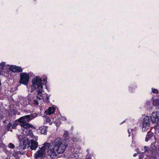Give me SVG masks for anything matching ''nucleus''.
Returning <instances> with one entry per match:
<instances>
[{
    "mask_svg": "<svg viewBox=\"0 0 159 159\" xmlns=\"http://www.w3.org/2000/svg\"><path fill=\"white\" fill-rule=\"evenodd\" d=\"M9 147L11 148H14L15 146L14 144L11 143H10L9 144Z\"/></svg>",
    "mask_w": 159,
    "mask_h": 159,
    "instance_id": "obj_16",
    "label": "nucleus"
},
{
    "mask_svg": "<svg viewBox=\"0 0 159 159\" xmlns=\"http://www.w3.org/2000/svg\"><path fill=\"white\" fill-rule=\"evenodd\" d=\"M10 69L14 72H20L22 71V69L21 67L15 66H10Z\"/></svg>",
    "mask_w": 159,
    "mask_h": 159,
    "instance_id": "obj_7",
    "label": "nucleus"
},
{
    "mask_svg": "<svg viewBox=\"0 0 159 159\" xmlns=\"http://www.w3.org/2000/svg\"><path fill=\"white\" fill-rule=\"evenodd\" d=\"M88 151H89V150H88V149H87V151L88 152Z\"/></svg>",
    "mask_w": 159,
    "mask_h": 159,
    "instance_id": "obj_29",
    "label": "nucleus"
},
{
    "mask_svg": "<svg viewBox=\"0 0 159 159\" xmlns=\"http://www.w3.org/2000/svg\"><path fill=\"white\" fill-rule=\"evenodd\" d=\"M29 147L28 143H26L25 142H24L23 143V144L21 145L20 144V148L23 150L25 149L26 148H27Z\"/></svg>",
    "mask_w": 159,
    "mask_h": 159,
    "instance_id": "obj_11",
    "label": "nucleus"
},
{
    "mask_svg": "<svg viewBox=\"0 0 159 159\" xmlns=\"http://www.w3.org/2000/svg\"><path fill=\"white\" fill-rule=\"evenodd\" d=\"M87 159H91L89 157H88V158H87Z\"/></svg>",
    "mask_w": 159,
    "mask_h": 159,
    "instance_id": "obj_26",
    "label": "nucleus"
},
{
    "mask_svg": "<svg viewBox=\"0 0 159 159\" xmlns=\"http://www.w3.org/2000/svg\"><path fill=\"white\" fill-rule=\"evenodd\" d=\"M31 92H33V90H31Z\"/></svg>",
    "mask_w": 159,
    "mask_h": 159,
    "instance_id": "obj_30",
    "label": "nucleus"
},
{
    "mask_svg": "<svg viewBox=\"0 0 159 159\" xmlns=\"http://www.w3.org/2000/svg\"><path fill=\"white\" fill-rule=\"evenodd\" d=\"M152 91L153 93H157L158 92V91L157 89H152Z\"/></svg>",
    "mask_w": 159,
    "mask_h": 159,
    "instance_id": "obj_19",
    "label": "nucleus"
},
{
    "mask_svg": "<svg viewBox=\"0 0 159 159\" xmlns=\"http://www.w3.org/2000/svg\"><path fill=\"white\" fill-rule=\"evenodd\" d=\"M33 86H31L32 90H33L36 88L35 85L36 86L37 88L40 90L42 89L43 87L42 84V80L41 78L38 77H36L33 79L32 80Z\"/></svg>",
    "mask_w": 159,
    "mask_h": 159,
    "instance_id": "obj_3",
    "label": "nucleus"
},
{
    "mask_svg": "<svg viewBox=\"0 0 159 159\" xmlns=\"http://www.w3.org/2000/svg\"><path fill=\"white\" fill-rule=\"evenodd\" d=\"M137 155V153H134V155H133V156L134 157H136V156Z\"/></svg>",
    "mask_w": 159,
    "mask_h": 159,
    "instance_id": "obj_24",
    "label": "nucleus"
},
{
    "mask_svg": "<svg viewBox=\"0 0 159 159\" xmlns=\"http://www.w3.org/2000/svg\"><path fill=\"white\" fill-rule=\"evenodd\" d=\"M46 81V80L45 79L44 80V81Z\"/></svg>",
    "mask_w": 159,
    "mask_h": 159,
    "instance_id": "obj_27",
    "label": "nucleus"
},
{
    "mask_svg": "<svg viewBox=\"0 0 159 159\" xmlns=\"http://www.w3.org/2000/svg\"><path fill=\"white\" fill-rule=\"evenodd\" d=\"M149 127V124H145L143 123L142 130L145 131L148 129Z\"/></svg>",
    "mask_w": 159,
    "mask_h": 159,
    "instance_id": "obj_10",
    "label": "nucleus"
},
{
    "mask_svg": "<svg viewBox=\"0 0 159 159\" xmlns=\"http://www.w3.org/2000/svg\"><path fill=\"white\" fill-rule=\"evenodd\" d=\"M63 136L65 139H61L60 138L56 139L52 142L51 145L48 143H45L40 150L34 154V157L38 158L42 157L45 154L47 150L50 157L56 156L58 154L63 153L68 146L67 140L69 137L67 131H65Z\"/></svg>",
    "mask_w": 159,
    "mask_h": 159,
    "instance_id": "obj_1",
    "label": "nucleus"
},
{
    "mask_svg": "<svg viewBox=\"0 0 159 159\" xmlns=\"http://www.w3.org/2000/svg\"><path fill=\"white\" fill-rule=\"evenodd\" d=\"M143 123L145 124H149V117L148 116L145 117Z\"/></svg>",
    "mask_w": 159,
    "mask_h": 159,
    "instance_id": "obj_13",
    "label": "nucleus"
},
{
    "mask_svg": "<svg viewBox=\"0 0 159 159\" xmlns=\"http://www.w3.org/2000/svg\"><path fill=\"white\" fill-rule=\"evenodd\" d=\"M33 138L35 139V140L33 139L28 140L27 141V143H28L29 147L32 150H35L39 146L38 143L36 141L38 139V137L34 136Z\"/></svg>",
    "mask_w": 159,
    "mask_h": 159,
    "instance_id": "obj_4",
    "label": "nucleus"
},
{
    "mask_svg": "<svg viewBox=\"0 0 159 159\" xmlns=\"http://www.w3.org/2000/svg\"><path fill=\"white\" fill-rule=\"evenodd\" d=\"M54 109L53 108L49 107L48 110L45 111V113L47 115H50L54 112Z\"/></svg>",
    "mask_w": 159,
    "mask_h": 159,
    "instance_id": "obj_9",
    "label": "nucleus"
},
{
    "mask_svg": "<svg viewBox=\"0 0 159 159\" xmlns=\"http://www.w3.org/2000/svg\"><path fill=\"white\" fill-rule=\"evenodd\" d=\"M155 108L156 109V110H159V109H158V107H155Z\"/></svg>",
    "mask_w": 159,
    "mask_h": 159,
    "instance_id": "obj_25",
    "label": "nucleus"
},
{
    "mask_svg": "<svg viewBox=\"0 0 159 159\" xmlns=\"http://www.w3.org/2000/svg\"><path fill=\"white\" fill-rule=\"evenodd\" d=\"M150 103V102L149 101H147L146 102V104L147 105H149Z\"/></svg>",
    "mask_w": 159,
    "mask_h": 159,
    "instance_id": "obj_23",
    "label": "nucleus"
},
{
    "mask_svg": "<svg viewBox=\"0 0 159 159\" xmlns=\"http://www.w3.org/2000/svg\"><path fill=\"white\" fill-rule=\"evenodd\" d=\"M43 95L44 94H43L41 92H39L37 94V97L39 100L42 99L44 98Z\"/></svg>",
    "mask_w": 159,
    "mask_h": 159,
    "instance_id": "obj_12",
    "label": "nucleus"
},
{
    "mask_svg": "<svg viewBox=\"0 0 159 159\" xmlns=\"http://www.w3.org/2000/svg\"><path fill=\"white\" fill-rule=\"evenodd\" d=\"M45 118L46 120V121L47 122H48L50 125H51V122H50V119L48 117H45Z\"/></svg>",
    "mask_w": 159,
    "mask_h": 159,
    "instance_id": "obj_18",
    "label": "nucleus"
},
{
    "mask_svg": "<svg viewBox=\"0 0 159 159\" xmlns=\"http://www.w3.org/2000/svg\"><path fill=\"white\" fill-rule=\"evenodd\" d=\"M12 126V124L11 123L9 122L7 125V128L9 129L10 127Z\"/></svg>",
    "mask_w": 159,
    "mask_h": 159,
    "instance_id": "obj_17",
    "label": "nucleus"
},
{
    "mask_svg": "<svg viewBox=\"0 0 159 159\" xmlns=\"http://www.w3.org/2000/svg\"><path fill=\"white\" fill-rule=\"evenodd\" d=\"M153 104L155 107H157L158 109H159V100L158 99H156L153 101Z\"/></svg>",
    "mask_w": 159,
    "mask_h": 159,
    "instance_id": "obj_15",
    "label": "nucleus"
},
{
    "mask_svg": "<svg viewBox=\"0 0 159 159\" xmlns=\"http://www.w3.org/2000/svg\"><path fill=\"white\" fill-rule=\"evenodd\" d=\"M34 118L33 114L25 115L20 118L17 120L19 122V125H20L21 129H28L30 128H34L33 126L29 124L28 122L30 121Z\"/></svg>",
    "mask_w": 159,
    "mask_h": 159,
    "instance_id": "obj_2",
    "label": "nucleus"
},
{
    "mask_svg": "<svg viewBox=\"0 0 159 159\" xmlns=\"http://www.w3.org/2000/svg\"><path fill=\"white\" fill-rule=\"evenodd\" d=\"M151 119L152 122L155 123L159 120V111L153 112L151 115Z\"/></svg>",
    "mask_w": 159,
    "mask_h": 159,
    "instance_id": "obj_6",
    "label": "nucleus"
},
{
    "mask_svg": "<svg viewBox=\"0 0 159 159\" xmlns=\"http://www.w3.org/2000/svg\"><path fill=\"white\" fill-rule=\"evenodd\" d=\"M153 136V134L151 133H148V134L146 135L145 141H148L150 138Z\"/></svg>",
    "mask_w": 159,
    "mask_h": 159,
    "instance_id": "obj_14",
    "label": "nucleus"
},
{
    "mask_svg": "<svg viewBox=\"0 0 159 159\" xmlns=\"http://www.w3.org/2000/svg\"><path fill=\"white\" fill-rule=\"evenodd\" d=\"M128 132L129 133H129V130H128Z\"/></svg>",
    "mask_w": 159,
    "mask_h": 159,
    "instance_id": "obj_31",
    "label": "nucleus"
},
{
    "mask_svg": "<svg viewBox=\"0 0 159 159\" xmlns=\"http://www.w3.org/2000/svg\"><path fill=\"white\" fill-rule=\"evenodd\" d=\"M33 104H35V105H38L39 104L38 102L37 101L34 100L33 101Z\"/></svg>",
    "mask_w": 159,
    "mask_h": 159,
    "instance_id": "obj_20",
    "label": "nucleus"
},
{
    "mask_svg": "<svg viewBox=\"0 0 159 159\" xmlns=\"http://www.w3.org/2000/svg\"><path fill=\"white\" fill-rule=\"evenodd\" d=\"M20 136H19V137H18V138H19H19H20Z\"/></svg>",
    "mask_w": 159,
    "mask_h": 159,
    "instance_id": "obj_28",
    "label": "nucleus"
},
{
    "mask_svg": "<svg viewBox=\"0 0 159 159\" xmlns=\"http://www.w3.org/2000/svg\"><path fill=\"white\" fill-rule=\"evenodd\" d=\"M20 80L19 82L25 85L27 84L29 81V76L27 73H21L20 74Z\"/></svg>",
    "mask_w": 159,
    "mask_h": 159,
    "instance_id": "obj_5",
    "label": "nucleus"
},
{
    "mask_svg": "<svg viewBox=\"0 0 159 159\" xmlns=\"http://www.w3.org/2000/svg\"><path fill=\"white\" fill-rule=\"evenodd\" d=\"M47 127L46 126H42L39 127V130L41 131L42 134H47Z\"/></svg>",
    "mask_w": 159,
    "mask_h": 159,
    "instance_id": "obj_8",
    "label": "nucleus"
},
{
    "mask_svg": "<svg viewBox=\"0 0 159 159\" xmlns=\"http://www.w3.org/2000/svg\"><path fill=\"white\" fill-rule=\"evenodd\" d=\"M0 66H5V63L4 62H2L1 64H0Z\"/></svg>",
    "mask_w": 159,
    "mask_h": 159,
    "instance_id": "obj_22",
    "label": "nucleus"
},
{
    "mask_svg": "<svg viewBox=\"0 0 159 159\" xmlns=\"http://www.w3.org/2000/svg\"><path fill=\"white\" fill-rule=\"evenodd\" d=\"M17 124L16 123H14L12 125V129H15L16 127L17 126Z\"/></svg>",
    "mask_w": 159,
    "mask_h": 159,
    "instance_id": "obj_21",
    "label": "nucleus"
}]
</instances>
